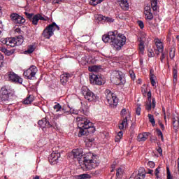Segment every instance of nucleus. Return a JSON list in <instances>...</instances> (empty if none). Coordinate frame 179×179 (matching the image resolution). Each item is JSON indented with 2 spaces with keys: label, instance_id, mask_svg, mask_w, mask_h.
I'll return each instance as SVG.
<instances>
[{
  "label": "nucleus",
  "instance_id": "a211bd4d",
  "mask_svg": "<svg viewBox=\"0 0 179 179\" xmlns=\"http://www.w3.org/2000/svg\"><path fill=\"white\" fill-rule=\"evenodd\" d=\"M74 159H79L83 156V150L82 148L73 149L71 152Z\"/></svg>",
  "mask_w": 179,
  "mask_h": 179
},
{
  "label": "nucleus",
  "instance_id": "f03ea898",
  "mask_svg": "<svg viewBox=\"0 0 179 179\" xmlns=\"http://www.w3.org/2000/svg\"><path fill=\"white\" fill-rule=\"evenodd\" d=\"M100 164V159L97 155L92 152L87 153L83 158V164L80 165L84 171H89L96 169Z\"/></svg>",
  "mask_w": 179,
  "mask_h": 179
},
{
  "label": "nucleus",
  "instance_id": "f257e3e1",
  "mask_svg": "<svg viewBox=\"0 0 179 179\" xmlns=\"http://www.w3.org/2000/svg\"><path fill=\"white\" fill-rule=\"evenodd\" d=\"M78 127L79 129L78 136H87L89 134H94L96 132V127L90 120H87L85 116H80L77 117Z\"/></svg>",
  "mask_w": 179,
  "mask_h": 179
},
{
  "label": "nucleus",
  "instance_id": "4c0bfd02",
  "mask_svg": "<svg viewBox=\"0 0 179 179\" xmlns=\"http://www.w3.org/2000/svg\"><path fill=\"white\" fill-rule=\"evenodd\" d=\"M53 108L57 112H58V111H61V110H62V106H61V104L57 103L56 105L54 106Z\"/></svg>",
  "mask_w": 179,
  "mask_h": 179
},
{
  "label": "nucleus",
  "instance_id": "72a5a7b5",
  "mask_svg": "<svg viewBox=\"0 0 179 179\" xmlns=\"http://www.w3.org/2000/svg\"><path fill=\"white\" fill-rule=\"evenodd\" d=\"M123 173H124V171H122V169L118 168L116 171V177L117 178H121V177H122Z\"/></svg>",
  "mask_w": 179,
  "mask_h": 179
},
{
  "label": "nucleus",
  "instance_id": "2f4dec72",
  "mask_svg": "<svg viewBox=\"0 0 179 179\" xmlns=\"http://www.w3.org/2000/svg\"><path fill=\"white\" fill-rule=\"evenodd\" d=\"M99 69H100L99 66H92L88 67V71H90V72H97Z\"/></svg>",
  "mask_w": 179,
  "mask_h": 179
},
{
  "label": "nucleus",
  "instance_id": "864d4df0",
  "mask_svg": "<svg viewBox=\"0 0 179 179\" xmlns=\"http://www.w3.org/2000/svg\"><path fill=\"white\" fill-rule=\"evenodd\" d=\"M141 111H142V109L141 108V107H137L136 109V114L137 115H141Z\"/></svg>",
  "mask_w": 179,
  "mask_h": 179
},
{
  "label": "nucleus",
  "instance_id": "052dcab7",
  "mask_svg": "<svg viewBox=\"0 0 179 179\" xmlns=\"http://www.w3.org/2000/svg\"><path fill=\"white\" fill-rule=\"evenodd\" d=\"M122 131H119L117 134V138H119V140L121 139V138H122Z\"/></svg>",
  "mask_w": 179,
  "mask_h": 179
},
{
  "label": "nucleus",
  "instance_id": "20e7f679",
  "mask_svg": "<svg viewBox=\"0 0 179 179\" xmlns=\"http://www.w3.org/2000/svg\"><path fill=\"white\" fill-rule=\"evenodd\" d=\"M55 30L59 31V27L57 25V23L52 22L43 30L42 36L49 40V38H51V37L54 36V31H55Z\"/></svg>",
  "mask_w": 179,
  "mask_h": 179
},
{
  "label": "nucleus",
  "instance_id": "bb28decb",
  "mask_svg": "<svg viewBox=\"0 0 179 179\" xmlns=\"http://www.w3.org/2000/svg\"><path fill=\"white\" fill-rule=\"evenodd\" d=\"M77 179H90L91 176L89 174L83 173L76 176Z\"/></svg>",
  "mask_w": 179,
  "mask_h": 179
},
{
  "label": "nucleus",
  "instance_id": "c9c22d12",
  "mask_svg": "<svg viewBox=\"0 0 179 179\" xmlns=\"http://www.w3.org/2000/svg\"><path fill=\"white\" fill-rule=\"evenodd\" d=\"M104 0H90L91 5H93V6H96L99 5V3H101Z\"/></svg>",
  "mask_w": 179,
  "mask_h": 179
},
{
  "label": "nucleus",
  "instance_id": "412c9836",
  "mask_svg": "<svg viewBox=\"0 0 179 179\" xmlns=\"http://www.w3.org/2000/svg\"><path fill=\"white\" fill-rule=\"evenodd\" d=\"M7 47H8V48L16 47V41L15 40V38H8Z\"/></svg>",
  "mask_w": 179,
  "mask_h": 179
},
{
  "label": "nucleus",
  "instance_id": "aec40b11",
  "mask_svg": "<svg viewBox=\"0 0 179 179\" xmlns=\"http://www.w3.org/2000/svg\"><path fill=\"white\" fill-rule=\"evenodd\" d=\"M149 135H150V133L149 132H144L142 134H140L137 136V141L138 142H145L148 138H149Z\"/></svg>",
  "mask_w": 179,
  "mask_h": 179
},
{
  "label": "nucleus",
  "instance_id": "0eeeda50",
  "mask_svg": "<svg viewBox=\"0 0 179 179\" xmlns=\"http://www.w3.org/2000/svg\"><path fill=\"white\" fill-rule=\"evenodd\" d=\"M81 93L84 96L85 99L88 101H94L96 99V94L93 93L87 87L83 86L81 89Z\"/></svg>",
  "mask_w": 179,
  "mask_h": 179
},
{
  "label": "nucleus",
  "instance_id": "f704fd0d",
  "mask_svg": "<svg viewBox=\"0 0 179 179\" xmlns=\"http://www.w3.org/2000/svg\"><path fill=\"white\" fill-rule=\"evenodd\" d=\"M138 49L141 54H143L145 51V45H143V42H140L138 45Z\"/></svg>",
  "mask_w": 179,
  "mask_h": 179
},
{
  "label": "nucleus",
  "instance_id": "7ed1b4c3",
  "mask_svg": "<svg viewBox=\"0 0 179 179\" xmlns=\"http://www.w3.org/2000/svg\"><path fill=\"white\" fill-rule=\"evenodd\" d=\"M127 43V37L124 34H115V38L113 41V45L116 48V50H121L125 43Z\"/></svg>",
  "mask_w": 179,
  "mask_h": 179
},
{
  "label": "nucleus",
  "instance_id": "a19ab883",
  "mask_svg": "<svg viewBox=\"0 0 179 179\" xmlns=\"http://www.w3.org/2000/svg\"><path fill=\"white\" fill-rule=\"evenodd\" d=\"M152 101H149V103H147L145 105V110H148V111H150L152 110Z\"/></svg>",
  "mask_w": 179,
  "mask_h": 179
},
{
  "label": "nucleus",
  "instance_id": "8fccbe9b",
  "mask_svg": "<svg viewBox=\"0 0 179 179\" xmlns=\"http://www.w3.org/2000/svg\"><path fill=\"white\" fill-rule=\"evenodd\" d=\"M137 23H138L140 29H143V27H145V24H143V21L138 20V21H137Z\"/></svg>",
  "mask_w": 179,
  "mask_h": 179
},
{
  "label": "nucleus",
  "instance_id": "49530a36",
  "mask_svg": "<svg viewBox=\"0 0 179 179\" xmlns=\"http://www.w3.org/2000/svg\"><path fill=\"white\" fill-rule=\"evenodd\" d=\"M160 166H158L156 169H155V177H157V178H160V176H159V174L160 173Z\"/></svg>",
  "mask_w": 179,
  "mask_h": 179
},
{
  "label": "nucleus",
  "instance_id": "4468645a",
  "mask_svg": "<svg viewBox=\"0 0 179 179\" xmlns=\"http://www.w3.org/2000/svg\"><path fill=\"white\" fill-rule=\"evenodd\" d=\"M38 125L40 128H42L43 130H44V128H52V127H54V124L50 122L47 117H44L42 120H38Z\"/></svg>",
  "mask_w": 179,
  "mask_h": 179
},
{
  "label": "nucleus",
  "instance_id": "37998d69",
  "mask_svg": "<svg viewBox=\"0 0 179 179\" xmlns=\"http://www.w3.org/2000/svg\"><path fill=\"white\" fill-rule=\"evenodd\" d=\"M166 179H171L172 176H171V173H170V168L167 167L166 168Z\"/></svg>",
  "mask_w": 179,
  "mask_h": 179
},
{
  "label": "nucleus",
  "instance_id": "2eb2a0df",
  "mask_svg": "<svg viewBox=\"0 0 179 179\" xmlns=\"http://www.w3.org/2000/svg\"><path fill=\"white\" fill-rule=\"evenodd\" d=\"M61 157V154L59 152H53L49 157V162L50 164H57L58 163V159Z\"/></svg>",
  "mask_w": 179,
  "mask_h": 179
},
{
  "label": "nucleus",
  "instance_id": "393cba45",
  "mask_svg": "<svg viewBox=\"0 0 179 179\" xmlns=\"http://www.w3.org/2000/svg\"><path fill=\"white\" fill-rule=\"evenodd\" d=\"M15 41V45H22L23 44V36H19L17 37L14 38Z\"/></svg>",
  "mask_w": 179,
  "mask_h": 179
},
{
  "label": "nucleus",
  "instance_id": "3c124183",
  "mask_svg": "<svg viewBox=\"0 0 179 179\" xmlns=\"http://www.w3.org/2000/svg\"><path fill=\"white\" fill-rule=\"evenodd\" d=\"M3 56L2 55V54L0 53V69L1 67L3 66Z\"/></svg>",
  "mask_w": 179,
  "mask_h": 179
},
{
  "label": "nucleus",
  "instance_id": "b1692460",
  "mask_svg": "<svg viewBox=\"0 0 179 179\" xmlns=\"http://www.w3.org/2000/svg\"><path fill=\"white\" fill-rule=\"evenodd\" d=\"M126 125H128V117H125L122 122L119 124V129H124Z\"/></svg>",
  "mask_w": 179,
  "mask_h": 179
},
{
  "label": "nucleus",
  "instance_id": "9d476101",
  "mask_svg": "<svg viewBox=\"0 0 179 179\" xmlns=\"http://www.w3.org/2000/svg\"><path fill=\"white\" fill-rule=\"evenodd\" d=\"M38 71L37 67L32 65L27 70L24 71L23 75L27 79L31 80L36 76V73H37Z\"/></svg>",
  "mask_w": 179,
  "mask_h": 179
},
{
  "label": "nucleus",
  "instance_id": "7c9ffc66",
  "mask_svg": "<svg viewBox=\"0 0 179 179\" xmlns=\"http://www.w3.org/2000/svg\"><path fill=\"white\" fill-rule=\"evenodd\" d=\"M148 119L152 127H155L156 125V120H155V116H153V115L152 114H148Z\"/></svg>",
  "mask_w": 179,
  "mask_h": 179
},
{
  "label": "nucleus",
  "instance_id": "09e8293b",
  "mask_svg": "<svg viewBox=\"0 0 179 179\" xmlns=\"http://www.w3.org/2000/svg\"><path fill=\"white\" fill-rule=\"evenodd\" d=\"M70 114H75L76 115H78L79 114V110L71 108Z\"/></svg>",
  "mask_w": 179,
  "mask_h": 179
},
{
  "label": "nucleus",
  "instance_id": "a18cd8bd",
  "mask_svg": "<svg viewBox=\"0 0 179 179\" xmlns=\"http://www.w3.org/2000/svg\"><path fill=\"white\" fill-rule=\"evenodd\" d=\"M148 55L149 58H153V57H155V52H153V50L150 49L148 51Z\"/></svg>",
  "mask_w": 179,
  "mask_h": 179
},
{
  "label": "nucleus",
  "instance_id": "603ef678",
  "mask_svg": "<svg viewBox=\"0 0 179 179\" xmlns=\"http://www.w3.org/2000/svg\"><path fill=\"white\" fill-rule=\"evenodd\" d=\"M147 96H148V101H152V92L149 91L148 93H147Z\"/></svg>",
  "mask_w": 179,
  "mask_h": 179
},
{
  "label": "nucleus",
  "instance_id": "c03bdc74",
  "mask_svg": "<svg viewBox=\"0 0 179 179\" xmlns=\"http://www.w3.org/2000/svg\"><path fill=\"white\" fill-rule=\"evenodd\" d=\"M27 19H29L30 21L31 20V19L33 18L34 14L33 13H28L27 12L24 13Z\"/></svg>",
  "mask_w": 179,
  "mask_h": 179
},
{
  "label": "nucleus",
  "instance_id": "ea45409f",
  "mask_svg": "<svg viewBox=\"0 0 179 179\" xmlns=\"http://www.w3.org/2000/svg\"><path fill=\"white\" fill-rule=\"evenodd\" d=\"M36 15L38 16V20H43L44 22H47V20H48V17H44L41 14H36Z\"/></svg>",
  "mask_w": 179,
  "mask_h": 179
},
{
  "label": "nucleus",
  "instance_id": "bf43d9fd",
  "mask_svg": "<svg viewBox=\"0 0 179 179\" xmlns=\"http://www.w3.org/2000/svg\"><path fill=\"white\" fill-rule=\"evenodd\" d=\"M157 151L158 153H159L161 155H163V150L162 149V147H158V148L157 149Z\"/></svg>",
  "mask_w": 179,
  "mask_h": 179
},
{
  "label": "nucleus",
  "instance_id": "5fc2aeb1",
  "mask_svg": "<svg viewBox=\"0 0 179 179\" xmlns=\"http://www.w3.org/2000/svg\"><path fill=\"white\" fill-rule=\"evenodd\" d=\"M120 115H122V117L127 115V109H122L120 112Z\"/></svg>",
  "mask_w": 179,
  "mask_h": 179
},
{
  "label": "nucleus",
  "instance_id": "cd10ccee",
  "mask_svg": "<svg viewBox=\"0 0 179 179\" xmlns=\"http://www.w3.org/2000/svg\"><path fill=\"white\" fill-rule=\"evenodd\" d=\"M38 16L36 14L32 17L31 22L34 26H37V24H38Z\"/></svg>",
  "mask_w": 179,
  "mask_h": 179
},
{
  "label": "nucleus",
  "instance_id": "13d9d810",
  "mask_svg": "<svg viewBox=\"0 0 179 179\" xmlns=\"http://www.w3.org/2000/svg\"><path fill=\"white\" fill-rule=\"evenodd\" d=\"M152 108H155L156 107V99L155 98L152 99Z\"/></svg>",
  "mask_w": 179,
  "mask_h": 179
},
{
  "label": "nucleus",
  "instance_id": "e2e57ef3",
  "mask_svg": "<svg viewBox=\"0 0 179 179\" xmlns=\"http://www.w3.org/2000/svg\"><path fill=\"white\" fill-rule=\"evenodd\" d=\"M159 127L162 131H164V124H163V123L159 122Z\"/></svg>",
  "mask_w": 179,
  "mask_h": 179
},
{
  "label": "nucleus",
  "instance_id": "79ce46f5",
  "mask_svg": "<svg viewBox=\"0 0 179 179\" xmlns=\"http://www.w3.org/2000/svg\"><path fill=\"white\" fill-rule=\"evenodd\" d=\"M161 52H162V55L160 57V61L163 64V62H164L163 61H164V58H166V57H167V54L166 52H164L163 51Z\"/></svg>",
  "mask_w": 179,
  "mask_h": 179
},
{
  "label": "nucleus",
  "instance_id": "c85d7f7f",
  "mask_svg": "<svg viewBox=\"0 0 179 179\" xmlns=\"http://www.w3.org/2000/svg\"><path fill=\"white\" fill-rule=\"evenodd\" d=\"M156 45H157V48L159 51V52H162L163 51V48H164V46H163V43L160 42V41H157L155 43Z\"/></svg>",
  "mask_w": 179,
  "mask_h": 179
},
{
  "label": "nucleus",
  "instance_id": "1a4fd4ad",
  "mask_svg": "<svg viewBox=\"0 0 179 179\" xmlns=\"http://www.w3.org/2000/svg\"><path fill=\"white\" fill-rule=\"evenodd\" d=\"M6 77L8 79V80L13 82V83H19L20 85H22V83H23V79L17 76L16 73H15V72L13 71L8 72L6 74Z\"/></svg>",
  "mask_w": 179,
  "mask_h": 179
},
{
  "label": "nucleus",
  "instance_id": "a878e982",
  "mask_svg": "<svg viewBox=\"0 0 179 179\" xmlns=\"http://www.w3.org/2000/svg\"><path fill=\"white\" fill-rule=\"evenodd\" d=\"M151 1V8L154 12H156L159 9L157 6V0H150Z\"/></svg>",
  "mask_w": 179,
  "mask_h": 179
},
{
  "label": "nucleus",
  "instance_id": "4d7b16f0",
  "mask_svg": "<svg viewBox=\"0 0 179 179\" xmlns=\"http://www.w3.org/2000/svg\"><path fill=\"white\" fill-rule=\"evenodd\" d=\"M1 41L2 44H6V45L8 46V38H4V39H1Z\"/></svg>",
  "mask_w": 179,
  "mask_h": 179
},
{
  "label": "nucleus",
  "instance_id": "9b49d317",
  "mask_svg": "<svg viewBox=\"0 0 179 179\" xmlns=\"http://www.w3.org/2000/svg\"><path fill=\"white\" fill-rule=\"evenodd\" d=\"M90 83L92 85H98L99 86H101V85H104L106 83V80L101 76L92 74L90 77Z\"/></svg>",
  "mask_w": 179,
  "mask_h": 179
},
{
  "label": "nucleus",
  "instance_id": "39448f33",
  "mask_svg": "<svg viewBox=\"0 0 179 179\" xmlns=\"http://www.w3.org/2000/svg\"><path fill=\"white\" fill-rule=\"evenodd\" d=\"M105 94L107 102L112 108H115L118 106V97L115 94L111 92L110 90H106Z\"/></svg>",
  "mask_w": 179,
  "mask_h": 179
},
{
  "label": "nucleus",
  "instance_id": "69168bd1",
  "mask_svg": "<svg viewBox=\"0 0 179 179\" xmlns=\"http://www.w3.org/2000/svg\"><path fill=\"white\" fill-rule=\"evenodd\" d=\"M115 141V142H120V141H121V139H120V137H118V136H117Z\"/></svg>",
  "mask_w": 179,
  "mask_h": 179
},
{
  "label": "nucleus",
  "instance_id": "6e6552de",
  "mask_svg": "<svg viewBox=\"0 0 179 179\" xmlns=\"http://www.w3.org/2000/svg\"><path fill=\"white\" fill-rule=\"evenodd\" d=\"M111 81L114 85H122L125 84V78L124 74L121 71H116L115 76L112 78Z\"/></svg>",
  "mask_w": 179,
  "mask_h": 179
},
{
  "label": "nucleus",
  "instance_id": "e433bc0d",
  "mask_svg": "<svg viewBox=\"0 0 179 179\" xmlns=\"http://www.w3.org/2000/svg\"><path fill=\"white\" fill-rule=\"evenodd\" d=\"M156 132H157V136H159L162 141H164V138L163 137V133L162 132V130H160V129H157Z\"/></svg>",
  "mask_w": 179,
  "mask_h": 179
},
{
  "label": "nucleus",
  "instance_id": "58836bf2",
  "mask_svg": "<svg viewBox=\"0 0 179 179\" xmlns=\"http://www.w3.org/2000/svg\"><path fill=\"white\" fill-rule=\"evenodd\" d=\"M34 50H35L34 45H31L29 46L28 50H27V52H28V54H31L34 52Z\"/></svg>",
  "mask_w": 179,
  "mask_h": 179
},
{
  "label": "nucleus",
  "instance_id": "de8ad7c7",
  "mask_svg": "<svg viewBox=\"0 0 179 179\" xmlns=\"http://www.w3.org/2000/svg\"><path fill=\"white\" fill-rule=\"evenodd\" d=\"M148 166H149V167H150V169H155V166H156V164L153 162L149 161L148 162Z\"/></svg>",
  "mask_w": 179,
  "mask_h": 179
},
{
  "label": "nucleus",
  "instance_id": "ddd939ff",
  "mask_svg": "<svg viewBox=\"0 0 179 179\" xmlns=\"http://www.w3.org/2000/svg\"><path fill=\"white\" fill-rule=\"evenodd\" d=\"M115 34H117V31L108 32V34L102 36V41L103 43H112L115 38Z\"/></svg>",
  "mask_w": 179,
  "mask_h": 179
},
{
  "label": "nucleus",
  "instance_id": "423d86ee",
  "mask_svg": "<svg viewBox=\"0 0 179 179\" xmlns=\"http://www.w3.org/2000/svg\"><path fill=\"white\" fill-rule=\"evenodd\" d=\"M10 92L6 89V87H3L1 89L0 100L1 104L10 105L12 103H9L10 101Z\"/></svg>",
  "mask_w": 179,
  "mask_h": 179
},
{
  "label": "nucleus",
  "instance_id": "f8f14e48",
  "mask_svg": "<svg viewBox=\"0 0 179 179\" xmlns=\"http://www.w3.org/2000/svg\"><path fill=\"white\" fill-rule=\"evenodd\" d=\"M10 18L11 22L14 23V24H23L26 22V20L21 15H19L17 13H11L10 15Z\"/></svg>",
  "mask_w": 179,
  "mask_h": 179
},
{
  "label": "nucleus",
  "instance_id": "338daca9",
  "mask_svg": "<svg viewBox=\"0 0 179 179\" xmlns=\"http://www.w3.org/2000/svg\"><path fill=\"white\" fill-rule=\"evenodd\" d=\"M173 85L176 86L177 85V78H173Z\"/></svg>",
  "mask_w": 179,
  "mask_h": 179
},
{
  "label": "nucleus",
  "instance_id": "0e129e2a",
  "mask_svg": "<svg viewBox=\"0 0 179 179\" xmlns=\"http://www.w3.org/2000/svg\"><path fill=\"white\" fill-rule=\"evenodd\" d=\"M173 75H178V71H177V69H173Z\"/></svg>",
  "mask_w": 179,
  "mask_h": 179
},
{
  "label": "nucleus",
  "instance_id": "6e6d98bb",
  "mask_svg": "<svg viewBox=\"0 0 179 179\" xmlns=\"http://www.w3.org/2000/svg\"><path fill=\"white\" fill-rule=\"evenodd\" d=\"M129 75L131 79L134 80L135 79V73L133 71H129Z\"/></svg>",
  "mask_w": 179,
  "mask_h": 179
},
{
  "label": "nucleus",
  "instance_id": "473e14b6",
  "mask_svg": "<svg viewBox=\"0 0 179 179\" xmlns=\"http://www.w3.org/2000/svg\"><path fill=\"white\" fill-rule=\"evenodd\" d=\"M173 127L174 129H178V127H179V121L178 119H176V117H174L173 119Z\"/></svg>",
  "mask_w": 179,
  "mask_h": 179
},
{
  "label": "nucleus",
  "instance_id": "5701e85b",
  "mask_svg": "<svg viewBox=\"0 0 179 179\" xmlns=\"http://www.w3.org/2000/svg\"><path fill=\"white\" fill-rule=\"evenodd\" d=\"M34 101V96L29 95L23 101V104H31Z\"/></svg>",
  "mask_w": 179,
  "mask_h": 179
},
{
  "label": "nucleus",
  "instance_id": "c756f323",
  "mask_svg": "<svg viewBox=\"0 0 179 179\" xmlns=\"http://www.w3.org/2000/svg\"><path fill=\"white\" fill-rule=\"evenodd\" d=\"M101 20H104L105 22H108L109 23H113L114 22V19L106 16H101L99 17Z\"/></svg>",
  "mask_w": 179,
  "mask_h": 179
},
{
  "label": "nucleus",
  "instance_id": "dca6fc26",
  "mask_svg": "<svg viewBox=\"0 0 179 179\" xmlns=\"http://www.w3.org/2000/svg\"><path fill=\"white\" fill-rule=\"evenodd\" d=\"M144 15L148 20H153V13L150 6H147L144 8Z\"/></svg>",
  "mask_w": 179,
  "mask_h": 179
},
{
  "label": "nucleus",
  "instance_id": "f3484780",
  "mask_svg": "<svg viewBox=\"0 0 179 179\" xmlns=\"http://www.w3.org/2000/svg\"><path fill=\"white\" fill-rule=\"evenodd\" d=\"M72 75L65 73L60 76V83L62 85H65L68 80H69V78H71Z\"/></svg>",
  "mask_w": 179,
  "mask_h": 179
},
{
  "label": "nucleus",
  "instance_id": "4be33fe9",
  "mask_svg": "<svg viewBox=\"0 0 179 179\" xmlns=\"http://www.w3.org/2000/svg\"><path fill=\"white\" fill-rule=\"evenodd\" d=\"M154 72L155 71L152 69L150 71V80L152 86H156V80H155V79H156V76H155Z\"/></svg>",
  "mask_w": 179,
  "mask_h": 179
},
{
  "label": "nucleus",
  "instance_id": "680f3d73",
  "mask_svg": "<svg viewBox=\"0 0 179 179\" xmlns=\"http://www.w3.org/2000/svg\"><path fill=\"white\" fill-rule=\"evenodd\" d=\"M59 2H61V0H53L52 4L55 5V3H59Z\"/></svg>",
  "mask_w": 179,
  "mask_h": 179
},
{
  "label": "nucleus",
  "instance_id": "774afa93",
  "mask_svg": "<svg viewBox=\"0 0 179 179\" xmlns=\"http://www.w3.org/2000/svg\"><path fill=\"white\" fill-rule=\"evenodd\" d=\"M5 54H6V55H10L11 52L10 51L7 50V52H6Z\"/></svg>",
  "mask_w": 179,
  "mask_h": 179
},
{
  "label": "nucleus",
  "instance_id": "6ab92c4d",
  "mask_svg": "<svg viewBox=\"0 0 179 179\" xmlns=\"http://www.w3.org/2000/svg\"><path fill=\"white\" fill-rule=\"evenodd\" d=\"M117 2L123 10H128V9H129V4H128V0H117Z\"/></svg>",
  "mask_w": 179,
  "mask_h": 179
}]
</instances>
